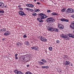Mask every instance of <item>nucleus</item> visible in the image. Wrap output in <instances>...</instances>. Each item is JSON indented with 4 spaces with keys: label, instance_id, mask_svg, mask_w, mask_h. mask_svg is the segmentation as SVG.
Returning <instances> with one entry per match:
<instances>
[{
    "label": "nucleus",
    "instance_id": "f257e3e1",
    "mask_svg": "<svg viewBox=\"0 0 74 74\" xmlns=\"http://www.w3.org/2000/svg\"><path fill=\"white\" fill-rule=\"evenodd\" d=\"M20 60L21 62H24V63H27L29 62V59L27 57L25 56H22L20 59Z\"/></svg>",
    "mask_w": 74,
    "mask_h": 74
},
{
    "label": "nucleus",
    "instance_id": "f03ea898",
    "mask_svg": "<svg viewBox=\"0 0 74 74\" xmlns=\"http://www.w3.org/2000/svg\"><path fill=\"white\" fill-rule=\"evenodd\" d=\"M46 21L47 22H49L50 23H52L53 22L55 21V20L52 17H50L47 18L46 20Z\"/></svg>",
    "mask_w": 74,
    "mask_h": 74
},
{
    "label": "nucleus",
    "instance_id": "7ed1b4c3",
    "mask_svg": "<svg viewBox=\"0 0 74 74\" xmlns=\"http://www.w3.org/2000/svg\"><path fill=\"white\" fill-rule=\"evenodd\" d=\"M65 12L69 14V13H73L74 12V10L71 8H68L66 11Z\"/></svg>",
    "mask_w": 74,
    "mask_h": 74
},
{
    "label": "nucleus",
    "instance_id": "20e7f679",
    "mask_svg": "<svg viewBox=\"0 0 74 74\" xmlns=\"http://www.w3.org/2000/svg\"><path fill=\"white\" fill-rule=\"evenodd\" d=\"M39 16L41 18V19H45L47 17V16L42 13H40L39 14Z\"/></svg>",
    "mask_w": 74,
    "mask_h": 74
},
{
    "label": "nucleus",
    "instance_id": "39448f33",
    "mask_svg": "<svg viewBox=\"0 0 74 74\" xmlns=\"http://www.w3.org/2000/svg\"><path fill=\"white\" fill-rule=\"evenodd\" d=\"M18 14L21 16H26V14L25 13V12H23V11H19L18 12Z\"/></svg>",
    "mask_w": 74,
    "mask_h": 74
},
{
    "label": "nucleus",
    "instance_id": "423d86ee",
    "mask_svg": "<svg viewBox=\"0 0 74 74\" xmlns=\"http://www.w3.org/2000/svg\"><path fill=\"white\" fill-rule=\"evenodd\" d=\"M58 27L60 29H64V26L62 24H58Z\"/></svg>",
    "mask_w": 74,
    "mask_h": 74
},
{
    "label": "nucleus",
    "instance_id": "0eeeda50",
    "mask_svg": "<svg viewBox=\"0 0 74 74\" xmlns=\"http://www.w3.org/2000/svg\"><path fill=\"white\" fill-rule=\"evenodd\" d=\"M47 29L50 32H53V28L52 27H47Z\"/></svg>",
    "mask_w": 74,
    "mask_h": 74
},
{
    "label": "nucleus",
    "instance_id": "6e6552de",
    "mask_svg": "<svg viewBox=\"0 0 74 74\" xmlns=\"http://www.w3.org/2000/svg\"><path fill=\"white\" fill-rule=\"evenodd\" d=\"M10 34V32L9 31H7L5 32V33H4V35L5 36H8Z\"/></svg>",
    "mask_w": 74,
    "mask_h": 74
},
{
    "label": "nucleus",
    "instance_id": "1a4fd4ad",
    "mask_svg": "<svg viewBox=\"0 0 74 74\" xmlns=\"http://www.w3.org/2000/svg\"><path fill=\"white\" fill-rule=\"evenodd\" d=\"M70 63V62L69 61H66L65 63H64V65L65 66H67V65H69Z\"/></svg>",
    "mask_w": 74,
    "mask_h": 74
},
{
    "label": "nucleus",
    "instance_id": "9d476101",
    "mask_svg": "<svg viewBox=\"0 0 74 74\" xmlns=\"http://www.w3.org/2000/svg\"><path fill=\"white\" fill-rule=\"evenodd\" d=\"M40 40L41 41H44V42H46V41H47V40L45 38L43 37V36L42 37V38H41V39H40Z\"/></svg>",
    "mask_w": 74,
    "mask_h": 74
},
{
    "label": "nucleus",
    "instance_id": "9b49d317",
    "mask_svg": "<svg viewBox=\"0 0 74 74\" xmlns=\"http://www.w3.org/2000/svg\"><path fill=\"white\" fill-rule=\"evenodd\" d=\"M26 6L27 7H34V6L32 4H27Z\"/></svg>",
    "mask_w": 74,
    "mask_h": 74
},
{
    "label": "nucleus",
    "instance_id": "f8f14e48",
    "mask_svg": "<svg viewBox=\"0 0 74 74\" xmlns=\"http://www.w3.org/2000/svg\"><path fill=\"white\" fill-rule=\"evenodd\" d=\"M3 3L2 2H0V8H4V5Z\"/></svg>",
    "mask_w": 74,
    "mask_h": 74
},
{
    "label": "nucleus",
    "instance_id": "ddd939ff",
    "mask_svg": "<svg viewBox=\"0 0 74 74\" xmlns=\"http://www.w3.org/2000/svg\"><path fill=\"white\" fill-rule=\"evenodd\" d=\"M51 15L52 16H55V15H58V13H56L55 12H53L51 14Z\"/></svg>",
    "mask_w": 74,
    "mask_h": 74
},
{
    "label": "nucleus",
    "instance_id": "4468645a",
    "mask_svg": "<svg viewBox=\"0 0 74 74\" xmlns=\"http://www.w3.org/2000/svg\"><path fill=\"white\" fill-rule=\"evenodd\" d=\"M38 63L39 64V65H40V66L41 65H44V64H45V63H44L43 62L41 61L38 62Z\"/></svg>",
    "mask_w": 74,
    "mask_h": 74
},
{
    "label": "nucleus",
    "instance_id": "2eb2a0df",
    "mask_svg": "<svg viewBox=\"0 0 74 74\" xmlns=\"http://www.w3.org/2000/svg\"><path fill=\"white\" fill-rule=\"evenodd\" d=\"M69 37H71L72 38H74V34H69L68 35Z\"/></svg>",
    "mask_w": 74,
    "mask_h": 74
},
{
    "label": "nucleus",
    "instance_id": "dca6fc26",
    "mask_svg": "<svg viewBox=\"0 0 74 74\" xmlns=\"http://www.w3.org/2000/svg\"><path fill=\"white\" fill-rule=\"evenodd\" d=\"M53 31H54V32H58L59 31V29L58 28H55L54 29L53 28Z\"/></svg>",
    "mask_w": 74,
    "mask_h": 74
},
{
    "label": "nucleus",
    "instance_id": "f3484780",
    "mask_svg": "<svg viewBox=\"0 0 74 74\" xmlns=\"http://www.w3.org/2000/svg\"><path fill=\"white\" fill-rule=\"evenodd\" d=\"M66 8H63L61 9V11L63 12H66Z\"/></svg>",
    "mask_w": 74,
    "mask_h": 74
},
{
    "label": "nucleus",
    "instance_id": "a211bd4d",
    "mask_svg": "<svg viewBox=\"0 0 74 74\" xmlns=\"http://www.w3.org/2000/svg\"><path fill=\"white\" fill-rule=\"evenodd\" d=\"M1 31L2 32H5L6 31V29H4V28H3L1 30Z\"/></svg>",
    "mask_w": 74,
    "mask_h": 74
},
{
    "label": "nucleus",
    "instance_id": "6ab92c4d",
    "mask_svg": "<svg viewBox=\"0 0 74 74\" xmlns=\"http://www.w3.org/2000/svg\"><path fill=\"white\" fill-rule=\"evenodd\" d=\"M63 57L64 58V59H69V56H64Z\"/></svg>",
    "mask_w": 74,
    "mask_h": 74
},
{
    "label": "nucleus",
    "instance_id": "aec40b11",
    "mask_svg": "<svg viewBox=\"0 0 74 74\" xmlns=\"http://www.w3.org/2000/svg\"><path fill=\"white\" fill-rule=\"evenodd\" d=\"M48 49H49L50 51H52V47H49L48 48Z\"/></svg>",
    "mask_w": 74,
    "mask_h": 74
},
{
    "label": "nucleus",
    "instance_id": "412c9836",
    "mask_svg": "<svg viewBox=\"0 0 74 74\" xmlns=\"http://www.w3.org/2000/svg\"><path fill=\"white\" fill-rule=\"evenodd\" d=\"M41 61H42V62H44L45 63L47 62V61H46V60H45L44 59H41Z\"/></svg>",
    "mask_w": 74,
    "mask_h": 74
},
{
    "label": "nucleus",
    "instance_id": "4be33fe9",
    "mask_svg": "<svg viewBox=\"0 0 74 74\" xmlns=\"http://www.w3.org/2000/svg\"><path fill=\"white\" fill-rule=\"evenodd\" d=\"M18 71L17 70H15L14 72L15 73V74H18Z\"/></svg>",
    "mask_w": 74,
    "mask_h": 74
},
{
    "label": "nucleus",
    "instance_id": "5701e85b",
    "mask_svg": "<svg viewBox=\"0 0 74 74\" xmlns=\"http://www.w3.org/2000/svg\"><path fill=\"white\" fill-rule=\"evenodd\" d=\"M34 11L35 12H38V11H40V10L39 9H34Z\"/></svg>",
    "mask_w": 74,
    "mask_h": 74
},
{
    "label": "nucleus",
    "instance_id": "b1692460",
    "mask_svg": "<svg viewBox=\"0 0 74 74\" xmlns=\"http://www.w3.org/2000/svg\"><path fill=\"white\" fill-rule=\"evenodd\" d=\"M25 44L26 45H29V42L26 41L25 42Z\"/></svg>",
    "mask_w": 74,
    "mask_h": 74
},
{
    "label": "nucleus",
    "instance_id": "393cba45",
    "mask_svg": "<svg viewBox=\"0 0 74 74\" xmlns=\"http://www.w3.org/2000/svg\"><path fill=\"white\" fill-rule=\"evenodd\" d=\"M17 74H23V73L21 71H18L17 73Z\"/></svg>",
    "mask_w": 74,
    "mask_h": 74
},
{
    "label": "nucleus",
    "instance_id": "a878e982",
    "mask_svg": "<svg viewBox=\"0 0 74 74\" xmlns=\"http://www.w3.org/2000/svg\"><path fill=\"white\" fill-rule=\"evenodd\" d=\"M25 74H33L32 73L30 72H26Z\"/></svg>",
    "mask_w": 74,
    "mask_h": 74
},
{
    "label": "nucleus",
    "instance_id": "bb28decb",
    "mask_svg": "<svg viewBox=\"0 0 74 74\" xmlns=\"http://www.w3.org/2000/svg\"><path fill=\"white\" fill-rule=\"evenodd\" d=\"M68 37V35H64L63 38H67V37Z\"/></svg>",
    "mask_w": 74,
    "mask_h": 74
},
{
    "label": "nucleus",
    "instance_id": "cd10ccee",
    "mask_svg": "<svg viewBox=\"0 0 74 74\" xmlns=\"http://www.w3.org/2000/svg\"><path fill=\"white\" fill-rule=\"evenodd\" d=\"M4 11L3 10H0V13H4Z\"/></svg>",
    "mask_w": 74,
    "mask_h": 74
},
{
    "label": "nucleus",
    "instance_id": "c85d7f7f",
    "mask_svg": "<svg viewBox=\"0 0 74 74\" xmlns=\"http://www.w3.org/2000/svg\"><path fill=\"white\" fill-rule=\"evenodd\" d=\"M23 38H27V36L25 34L23 36Z\"/></svg>",
    "mask_w": 74,
    "mask_h": 74
},
{
    "label": "nucleus",
    "instance_id": "c756f323",
    "mask_svg": "<svg viewBox=\"0 0 74 74\" xmlns=\"http://www.w3.org/2000/svg\"><path fill=\"white\" fill-rule=\"evenodd\" d=\"M64 22H69V20L67 19H64Z\"/></svg>",
    "mask_w": 74,
    "mask_h": 74
},
{
    "label": "nucleus",
    "instance_id": "7c9ffc66",
    "mask_svg": "<svg viewBox=\"0 0 74 74\" xmlns=\"http://www.w3.org/2000/svg\"><path fill=\"white\" fill-rule=\"evenodd\" d=\"M40 20H39V22H44V21L42 20V19Z\"/></svg>",
    "mask_w": 74,
    "mask_h": 74
},
{
    "label": "nucleus",
    "instance_id": "2f4dec72",
    "mask_svg": "<svg viewBox=\"0 0 74 74\" xmlns=\"http://www.w3.org/2000/svg\"><path fill=\"white\" fill-rule=\"evenodd\" d=\"M37 15V14L35 13H33L32 14V15L33 16H36V15Z\"/></svg>",
    "mask_w": 74,
    "mask_h": 74
},
{
    "label": "nucleus",
    "instance_id": "473e14b6",
    "mask_svg": "<svg viewBox=\"0 0 74 74\" xmlns=\"http://www.w3.org/2000/svg\"><path fill=\"white\" fill-rule=\"evenodd\" d=\"M39 38H40V39H41V38H42V36H39L38 37Z\"/></svg>",
    "mask_w": 74,
    "mask_h": 74
},
{
    "label": "nucleus",
    "instance_id": "72a5a7b5",
    "mask_svg": "<svg viewBox=\"0 0 74 74\" xmlns=\"http://www.w3.org/2000/svg\"><path fill=\"white\" fill-rule=\"evenodd\" d=\"M57 44H59V42H60V41H59V40H57L56 41Z\"/></svg>",
    "mask_w": 74,
    "mask_h": 74
},
{
    "label": "nucleus",
    "instance_id": "f704fd0d",
    "mask_svg": "<svg viewBox=\"0 0 74 74\" xmlns=\"http://www.w3.org/2000/svg\"><path fill=\"white\" fill-rule=\"evenodd\" d=\"M74 26L73 25H70V27H72L73 28Z\"/></svg>",
    "mask_w": 74,
    "mask_h": 74
},
{
    "label": "nucleus",
    "instance_id": "c9c22d12",
    "mask_svg": "<svg viewBox=\"0 0 74 74\" xmlns=\"http://www.w3.org/2000/svg\"><path fill=\"white\" fill-rule=\"evenodd\" d=\"M64 36V35L63 34H61L60 35V37H62V38H63V37Z\"/></svg>",
    "mask_w": 74,
    "mask_h": 74
},
{
    "label": "nucleus",
    "instance_id": "e433bc0d",
    "mask_svg": "<svg viewBox=\"0 0 74 74\" xmlns=\"http://www.w3.org/2000/svg\"><path fill=\"white\" fill-rule=\"evenodd\" d=\"M61 21H62L63 22H64V18H62L61 19Z\"/></svg>",
    "mask_w": 74,
    "mask_h": 74
},
{
    "label": "nucleus",
    "instance_id": "4c0bfd02",
    "mask_svg": "<svg viewBox=\"0 0 74 74\" xmlns=\"http://www.w3.org/2000/svg\"><path fill=\"white\" fill-rule=\"evenodd\" d=\"M45 66V69H48L49 68V66Z\"/></svg>",
    "mask_w": 74,
    "mask_h": 74
},
{
    "label": "nucleus",
    "instance_id": "58836bf2",
    "mask_svg": "<svg viewBox=\"0 0 74 74\" xmlns=\"http://www.w3.org/2000/svg\"><path fill=\"white\" fill-rule=\"evenodd\" d=\"M59 71L60 73H62V69H59Z\"/></svg>",
    "mask_w": 74,
    "mask_h": 74
},
{
    "label": "nucleus",
    "instance_id": "ea45409f",
    "mask_svg": "<svg viewBox=\"0 0 74 74\" xmlns=\"http://www.w3.org/2000/svg\"><path fill=\"white\" fill-rule=\"evenodd\" d=\"M47 12H51V10H47Z\"/></svg>",
    "mask_w": 74,
    "mask_h": 74
},
{
    "label": "nucleus",
    "instance_id": "a19ab883",
    "mask_svg": "<svg viewBox=\"0 0 74 74\" xmlns=\"http://www.w3.org/2000/svg\"><path fill=\"white\" fill-rule=\"evenodd\" d=\"M41 19H42L40 17V18H37V20H38V21H39V20H41Z\"/></svg>",
    "mask_w": 74,
    "mask_h": 74
},
{
    "label": "nucleus",
    "instance_id": "79ce46f5",
    "mask_svg": "<svg viewBox=\"0 0 74 74\" xmlns=\"http://www.w3.org/2000/svg\"><path fill=\"white\" fill-rule=\"evenodd\" d=\"M19 10H20L21 11H22L23 10V8H19Z\"/></svg>",
    "mask_w": 74,
    "mask_h": 74
},
{
    "label": "nucleus",
    "instance_id": "37998d69",
    "mask_svg": "<svg viewBox=\"0 0 74 74\" xmlns=\"http://www.w3.org/2000/svg\"><path fill=\"white\" fill-rule=\"evenodd\" d=\"M26 10H27L28 11H30V9L29 8H25Z\"/></svg>",
    "mask_w": 74,
    "mask_h": 74
},
{
    "label": "nucleus",
    "instance_id": "c03bdc74",
    "mask_svg": "<svg viewBox=\"0 0 74 74\" xmlns=\"http://www.w3.org/2000/svg\"><path fill=\"white\" fill-rule=\"evenodd\" d=\"M29 11H31V12H33V11H34V10L33 9H29Z\"/></svg>",
    "mask_w": 74,
    "mask_h": 74
},
{
    "label": "nucleus",
    "instance_id": "a18cd8bd",
    "mask_svg": "<svg viewBox=\"0 0 74 74\" xmlns=\"http://www.w3.org/2000/svg\"><path fill=\"white\" fill-rule=\"evenodd\" d=\"M42 69H45V66H42Z\"/></svg>",
    "mask_w": 74,
    "mask_h": 74
},
{
    "label": "nucleus",
    "instance_id": "49530a36",
    "mask_svg": "<svg viewBox=\"0 0 74 74\" xmlns=\"http://www.w3.org/2000/svg\"><path fill=\"white\" fill-rule=\"evenodd\" d=\"M18 54L17 53L15 55V57H17V56H18Z\"/></svg>",
    "mask_w": 74,
    "mask_h": 74
},
{
    "label": "nucleus",
    "instance_id": "de8ad7c7",
    "mask_svg": "<svg viewBox=\"0 0 74 74\" xmlns=\"http://www.w3.org/2000/svg\"><path fill=\"white\" fill-rule=\"evenodd\" d=\"M18 54L17 53L15 55V57H17V56H18Z\"/></svg>",
    "mask_w": 74,
    "mask_h": 74
},
{
    "label": "nucleus",
    "instance_id": "09e8293b",
    "mask_svg": "<svg viewBox=\"0 0 74 74\" xmlns=\"http://www.w3.org/2000/svg\"><path fill=\"white\" fill-rule=\"evenodd\" d=\"M34 49H35L36 48H38V47L36 46H34Z\"/></svg>",
    "mask_w": 74,
    "mask_h": 74
},
{
    "label": "nucleus",
    "instance_id": "8fccbe9b",
    "mask_svg": "<svg viewBox=\"0 0 74 74\" xmlns=\"http://www.w3.org/2000/svg\"><path fill=\"white\" fill-rule=\"evenodd\" d=\"M71 17L73 18H74V14L71 16Z\"/></svg>",
    "mask_w": 74,
    "mask_h": 74
},
{
    "label": "nucleus",
    "instance_id": "3c124183",
    "mask_svg": "<svg viewBox=\"0 0 74 74\" xmlns=\"http://www.w3.org/2000/svg\"><path fill=\"white\" fill-rule=\"evenodd\" d=\"M35 51H38V48H36L34 49Z\"/></svg>",
    "mask_w": 74,
    "mask_h": 74
},
{
    "label": "nucleus",
    "instance_id": "603ef678",
    "mask_svg": "<svg viewBox=\"0 0 74 74\" xmlns=\"http://www.w3.org/2000/svg\"><path fill=\"white\" fill-rule=\"evenodd\" d=\"M36 4H38V5H39V4H40V2H38L37 3H36Z\"/></svg>",
    "mask_w": 74,
    "mask_h": 74
},
{
    "label": "nucleus",
    "instance_id": "864d4df0",
    "mask_svg": "<svg viewBox=\"0 0 74 74\" xmlns=\"http://www.w3.org/2000/svg\"><path fill=\"white\" fill-rule=\"evenodd\" d=\"M18 8H20L21 7V5H19L18 6Z\"/></svg>",
    "mask_w": 74,
    "mask_h": 74
},
{
    "label": "nucleus",
    "instance_id": "5fc2aeb1",
    "mask_svg": "<svg viewBox=\"0 0 74 74\" xmlns=\"http://www.w3.org/2000/svg\"><path fill=\"white\" fill-rule=\"evenodd\" d=\"M66 40H70V39L69 38V37H67V38H66Z\"/></svg>",
    "mask_w": 74,
    "mask_h": 74
},
{
    "label": "nucleus",
    "instance_id": "6e6d98bb",
    "mask_svg": "<svg viewBox=\"0 0 74 74\" xmlns=\"http://www.w3.org/2000/svg\"><path fill=\"white\" fill-rule=\"evenodd\" d=\"M16 44L17 46H19V45L18 44V43H16Z\"/></svg>",
    "mask_w": 74,
    "mask_h": 74
},
{
    "label": "nucleus",
    "instance_id": "4d7b16f0",
    "mask_svg": "<svg viewBox=\"0 0 74 74\" xmlns=\"http://www.w3.org/2000/svg\"><path fill=\"white\" fill-rule=\"evenodd\" d=\"M40 1H41V2H44V0H40Z\"/></svg>",
    "mask_w": 74,
    "mask_h": 74
},
{
    "label": "nucleus",
    "instance_id": "13d9d810",
    "mask_svg": "<svg viewBox=\"0 0 74 74\" xmlns=\"http://www.w3.org/2000/svg\"><path fill=\"white\" fill-rule=\"evenodd\" d=\"M15 59H16V60H17V59H18V57H15Z\"/></svg>",
    "mask_w": 74,
    "mask_h": 74
},
{
    "label": "nucleus",
    "instance_id": "bf43d9fd",
    "mask_svg": "<svg viewBox=\"0 0 74 74\" xmlns=\"http://www.w3.org/2000/svg\"><path fill=\"white\" fill-rule=\"evenodd\" d=\"M31 49H34V47H32Z\"/></svg>",
    "mask_w": 74,
    "mask_h": 74
},
{
    "label": "nucleus",
    "instance_id": "052dcab7",
    "mask_svg": "<svg viewBox=\"0 0 74 74\" xmlns=\"http://www.w3.org/2000/svg\"><path fill=\"white\" fill-rule=\"evenodd\" d=\"M18 44L19 45H21V43L20 42H18Z\"/></svg>",
    "mask_w": 74,
    "mask_h": 74
},
{
    "label": "nucleus",
    "instance_id": "680f3d73",
    "mask_svg": "<svg viewBox=\"0 0 74 74\" xmlns=\"http://www.w3.org/2000/svg\"><path fill=\"white\" fill-rule=\"evenodd\" d=\"M42 24H39V26H42Z\"/></svg>",
    "mask_w": 74,
    "mask_h": 74
},
{
    "label": "nucleus",
    "instance_id": "e2e57ef3",
    "mask_svg": "<svg viewBox=\"0 0 74 74\" xmlns=\"http://www.w3.org/2000/svg\"><path fill=\"white\" fill-rule=\"evenodd\" d=\"M33 12V14H34V13H35V12H34V11H33V12Z\"/></svg>",
    "mask_w": 74,
    "mask_h": 74
},
{
    "label": "nucleus",
    "instance_id": "0e129e2a",
    "mask_svg": "<svg viewBox=\"0 0 74 74\" xmlns=\"http://www.w3.org/2000/svg\"><path fill=\"white\" fill-rule=\"evenodd\" d=\"M4 7H7V5L4 6Z\"/></svg>",
    "mask_w": 74,
    "mask_h": 74
},
{
    "label": "nucleus",
    "instance_id": "69168bd1",
    "mask_svg": "<svg viewBox=\"0 0 74 74\" xmlns=\"http://www.w3.org/2000/svg\"><path fill=\"white\" fill-rule=\"evenodd\" d=\"M27 67H29V65H27Z\"/></svg>",
    "mask_w": 74,
    "mask_h": 74
},
{
    "label": "nucleus",
    "instance_id": "338daca9",
    "mask_svg": "<svg viewBox=\"0 0 74 74\" xmlns=\"http://www.w3.org/2000/svg\"><path fill=\"white\" fill-rule=\"evenodd\" d=\"M34 1V2H36V0H33Z\"/></svg>",
    "mask_w": 74,
    "mask_h": 74
},
{
    "label": "nucleus",
    "instance_id": "774afa93",
    "mask_svg": "<svg viewBox=\"0 0 74 74\" xmlns=\"http://www.w3.org/2000/svg\"><path fill=\"white\" fill-rule=\"evenodd\" d=\"M71 66H73V65H72V64H71Z\"/></svg>",
    "mask_w": 74,
    "mask_h": 74
}]
</instances>
